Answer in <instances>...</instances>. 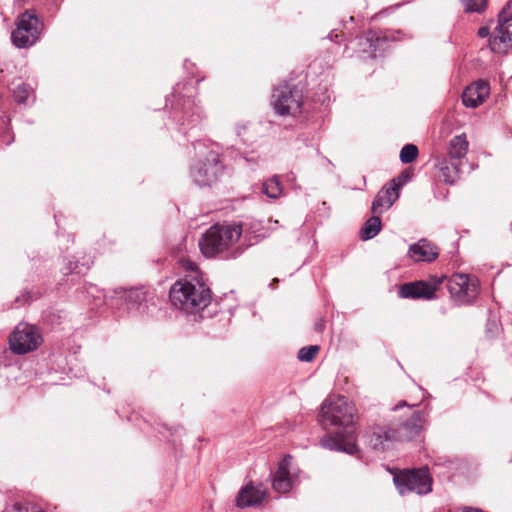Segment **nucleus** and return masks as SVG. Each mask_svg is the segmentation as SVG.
Segmentation results:
<instances>
[{"instance_id":"f257e3e1","label":"nucleus","mask_w":512,"mask_h":512,"mask_svg":"<svg viewBox=\"0 0 512 512\" xmlns=\"http://www.w3.org/2000/svg\"><path fill=\"white\" fill-rule=\"evenodd\" d=\"M356 409L344 396H330L321 405L320 424L324 429L343 427V431L327 434L320 440L323 448L354 454L357 450L353 425Z\"/></svg>"},{"instance_id":"f03ea898","label":"nucleus","mask_w":512,"mask_h":512,"mask_svg":"<svg viewBox=\"0 0 512 512\" xmlns=\"http://www.w3.org/2000/svg\"><path fill=\"white\" fill-rule=\"evenodd\" d=\"M169 296L176 308L186 313H197L209 304L211 292L204 279L192 276L178 280L171 287Z\"/></svg>"},{"instance_id":"7ed1b4c3","label":"nucleus","mask_w":512,"mask_h":512,"mask_svg":"<svg viewBox=\"0 0 512 512\" xmlns=\"http://www.w3.org/2000/svg\"><path fill=\"white\" fill-rule=\"evenodd\" d=\"M423 425L424 419L422 415L419 412H414L398 429L378 428L371 435L370 444L376 450L388 449L394 441L410 440L418 435Z\"/></svg>"},{"instance_id":"20e7f679","label":"nucleus","mask_w":512,"mask_h":512,"mask_svg":"<svg viewBox=\"0 0 512 512\" xmlns=\"http://www.w3.org/2000/svg\"><path fill=\"white\" fill-rule=\"evenodd\" d=\"M241 233L238 225H214L199 240V247L206 257H213L228 250L239 240Z\"/></svg>"},{"instance_id":"39448f33","label":"nucleus","mask_w":512,"mask_h":512,"mask_svg":"<svg viewBox=\"0 0 512 512\" xmlns=\"http://www.w3.org/2000/svg\"><path fill=\"white\" fill-rule=\"evenodd\" d=\"M196 151L198 158L191 166L190 175L195 184L210 186L218 180L222 172L219 152L214 149V146L207 150L201 144H198Z\"/></svg>"},{"instance_id":"423d86ee","label":"nucleus","mask_w":512,"mask_h":512,"mask_svg":"<svg viewBox=\"0 0 512 512\" xmlns=\"http://www.w3.org/2000/svg\"><path fill=\"white\" fill-rule=\"evenodd\" d=\"M394 483L402 495L409 492L422 495L432 490V477L426 467L404 470L394 476Z\"/></svg>"},{"instance_id":"0eeeda50","label":"nucleus","mask_w":512,"mask_h":512,"mask_svg":"<svg viewBox=\"0 0 512 512\" xmlns=\"http://www.w3.org/2000/svg\"><path fill=\"white\" fill-rule=\"evenodd\" d=\"M41 30L42 24L37 16L25 11L16 21V28L11 34L12 43L17 48L30 47L38 41Z\"/></svg>"},{"instance_id":"6e6552de","label":"nucleus","mask_w":512,"mask_h":512,"mask_svg":"<svg viewBox=\"0 0 512 512\" xmlns=\"http://www.w3.org/2000/svg\"><path fill=\"white\" fill-rule=\"evenodd\" d=\"M42 341L38 328L28 323H19L9 338L11 351L18 355L36 350Z\"/></svg>"},{"instance_id":"1a4fd4ad","label":"nucleus","mask_w":512,"mask_h":512,"mask_svg":"<svg viewBox=\"0 0 512 512\" xmlns=\"http://www.w3.org/2000/svg\"><path fill=\"white\" fill-rule=\"evenodd\" d=\"M271 104L281 116H296L301 112V91L287 84L277 87L273 91Z\"/></svg>"},{"instance_id":"9d476101","label":"nucleus","mask_w":512,"mask_h":512,"mask_svg":"<svg viewBox=\"0 0 512 512\" xmlns=\"http://www.w3.org/2000/svg\"><path fill=\"white\" fill-rule=\"evenodd\" d=\"M478 285L476 278L461 273L452 275L448 281V289L452 297L463 303H469L476 298Z\"/></svg>"},{"instance_id":"9b49d317","label":"nucleus","mask_w":512,"mask_h":512,"mask_svg":"<svg viewBox=\"0 0 512 512\" xmlns=\"http://www.w3.org/2000/svg\"><path fill=\"white\" fill-rule=\"evenodd\" d=\"M296 479L295 472H292V458L287 455L280 461L274 474L273 489L278 493H287L293 488Z\"/></svg>"},{"instance_id":"f8f14e48","label":"nucleus","mask_w":512,"mask_h":512,"mask_svg":"<svg viewBox=\"0 0 512 512\" xmlns=\"http://www.w3.org/2000/svg\"><path fill=\"white\" fill-rule=\"evenodd\" d=\"M492 52L504 54L512 48V21L499 20L493 37L489 40Z\"/></svg>"},{"instance_id":"ddd939ff","label":"nucleus","mask_w":512,"mask_h":512,"mask_svg":"<svg viewBox=\"0 0 512 512\" xmlns=\"http://www.w3.org/2000/svg\"><path fill=\"white\" fill-rule=\"evenodd\" d=\"M401 186V182H398L397 179H393L391 186H385L381 189L373 200L371 208L372 213L382 214L384 211L388 210L398 199Z\"/></svg>"},{"instance_id":"4468645a","label":"nucleus","mask_w":512,"mask_h":512,"mask_svg":"<svg viewBox=\"0 0 512 512\" xmlns=\"http://www.w3.org/2000/svg\"><path fill=\"white\" fill-rule=\"evenodd\" d=\"M440 281L436 280L433 283H426L424 281H417L407 283L400 287L399 295L401 298H425L431 299L436 292Z\"/></svg>"},{"instance_id":"2eb2a0df","label":"nucleus","mask_w":512,"mask_h":512,"mask_svg":"<svg viewBox=\"0 0 512 512\" xmlns=\"http://www.w3.org/2000/svg\"><path fill=\"white\" fill-rule=\"evenodd\" d=\"M489 94V84L484 80H478L466 87L462 94V102L466 107L476 108L486 100Z\"/></svg>"},{"instance_id":"dca6fc26","label":"nucleus","mask_w":512,"mask_h":512,"mask_svg":"<svg viewBox=\"0 0 512 512\" xmlns=\"http://www.w3.org/2000/svg\"><path fill=\"white\" fill-rule=\"evenodd\" d=\"M266 497V490L262 484L249 483L241 488L236 497V505L240 508L256 506Z\"/></svg>"},{"instance_id":"f3484780","label":"nucleus","mask_w":512,"mask_h":512,"mask_svg":"<svg viewBox=\"0 0 512 512\" xmlns=\"http://www.w3.org/2000/svg\"><path fill=\"white\" fill-rule=\"evenodd\" d=\"M438 249L426 239H421L409 248V257L416 262H430L438 257Z\"/></svg>"},{"instance_id":"a211bd4d","label":"nucleus","mask_w":512,"mask_h":512,"mask_svg":"<svg viewBox=\"0 0 512 512\" xmlns=\"http://www.w3.org/2000/svg\"><path fill=\"white\" fill-rule=\"evenodd\" d=\"M469 143L466 139L465 134L454 136L450 141L449 146V158L460 161L464 158L468 151Z\"/></svg>"},{"instance_id":"6ab92c4d","label":"nucleus","mask_w":512,"mask_h":512,"mask_svg":"<svg viewBox=\"0 0 512 512\" xmlns=\"http://www.w3.org/2000/svg\"><path fill=\"white\" fill-rule=\"evenodd\" d=\"M460 171V162L453 160L451 158L444 159L440 163V177L446 182V183H454L459 176Z\"/></svg>"},{"instance_id":"aec40b11","label":"nucleus","mask_w":512,"mask_h":512,"mask_svg":"<svg viewBox=\"0 0 512 512\" xmlns=\"http://www.w3.org/2000/svg\"><path fill=\"white\" fill-rule=\"evenodd\" d=\"M379 215L380 214H374V216H372L366 221L361 231V237L363 240L372 239L380 232L381 220Z\"/></svg>"},{"instance_id":"412c9836","label":"nucleus","mask_w":512,"mask_h":512,"mask_svg":"<svg viewBox=\"0 0 512 512\" xmlns=\"http://www.w3.org/2000/svg\"><path fill=\"white\" fill-rule=\"evenodd\" d=\"M262 192L271 199H277L282 194V187L277 177H272L265 181L262 186Z\"/></svg>"},{"instance_id":"4be33fe9","label":"nucleus","mask_w":512,"mask_h":512,"mask_svg":"<svg viewBox=\"0 0 512 512\" xmlns=\"http://www.w3.org/2000/svg\"><path fill=\"white\" fill-rule=\"evenodd\" d=\"M466 13H482L487 7V0H461Z\"/></svg>"},{"instance_id":"5701e85b","label":"nucleus","mask_w":512,"mask_h":512,"mask_svg":"<svg viewBox=\"0 0 512 512\" xmlns=\"http://www.w3.org/2000/svg\"><path fill=\"white\" fill-rule=\"evenodd\" d=\"M181 267L188 272L184 278H191L192 276H197L198 279H204L202 273L199 271L198 266L195 262L190 260L189 258H181L179 261Z\"/></svg>"},{"instance_id":"b1692460","label":"nucleus","mask_w":512,"mask_h":512,"mask_svg":"<svg viewBox=\"0 0 512 512\" xmlns=\"http://www.w3.org/2000/svg\"><path fill=\"white\" fill-rule=\"evenodd\" d=\"M12 91L14 99L18 103H25L32 92L31 88L23 83L17 84L15 87H13Z\"/></svg>"},{"instance_id":"393cba45","label":"nucleus","mask_w":512,"mask_h":512,"mask_svg":"<svg viewBox=\"0 0 512 512\" xmlns=\"http://www.w3.org/2000/svg\"><path fill=\"white\" fill-rule=\"evenodd\" d=\"M418 155V149L413 144L405 145L400 152V160L404 164L413 162Z\"/></svg>"},{"instance_id":"a878e982","label":"nucleus","mask_w":512,"mask_h":512,"mask_svg":"<svg viewBox=\"0 0 512 512\" xmlns=\"http://www.w3.org/2000/svg\"><path fill=\"white\" fill-rule=\"evenodd\" d=\"M123 297L129 302V304L135 306L145 299V293L139 289H132L125 291Z\"/></svg>"},{"instance_id":"bb28decb","label":"nucleus","mask_w":512,"mask_h":512,"mask_svg":"<svg viewBox=\"0 0 512 512\" xmlns=\"http://www.w3.org/2000/svg\"><path fill=\"white\" fill-rule=\"evenodd\" d=\"M318 351H319V347L317 345L303 347L298 352V358L301 361L309 362L316 356Z\"/></svg>"},{"instance_id":"cd10ccee","label":"nucleus","mask_w":512,"mask_h":512,"mask_svg":"<svg viewBox=\"0 0 512 512\" xmlns=\"http://www.w3.org/2000/svg\"><path fill=\"white\" fill-rule=\"evenodd\" d=\"M499 20L512 21V0H510L501 10Z\"/></svg>"},{"instance_id":"c85d7f7f","label":"nucleus","mask_w":512,"mask_h":512,"mask_svg":"<svg viewBox=\"0 0 512 512\" xmlns=\"http://www.w3.org/2000/svg\"><path fill=\"white\" fill-rule=\"evenodd\" d=\"M478 36L481 38H485L489 35V28L488 27H480L478 29Z\"/></svg>"},{"instance_id":"c756f323","label":"nucleus","mask_w":512,"mask_h":512,"mask_svg":"<svg viewBox=\"0 0 512 512\" xmlns=\"http://www.w3.org/2000/svg\"><path fill=\"white\" fill-rule=\"evenodd\" d=\"M460 512H482V511L479 509L466 507V508L462 509Z\"/></svg>"},{"instance_id":"7c9ffc66","label":"nucleus","mask_w":512,"mask_h":512,"mask_svg":"<svg viewBox=\"0 0 512 512\" xmlns=\"http://www.w3.org/2000/svg\"><path fill=\"white\" fill-rule=\"evenodd\" d=\"M373 36L366 38V41H371Z\"/></svg>"}]
</instances>
